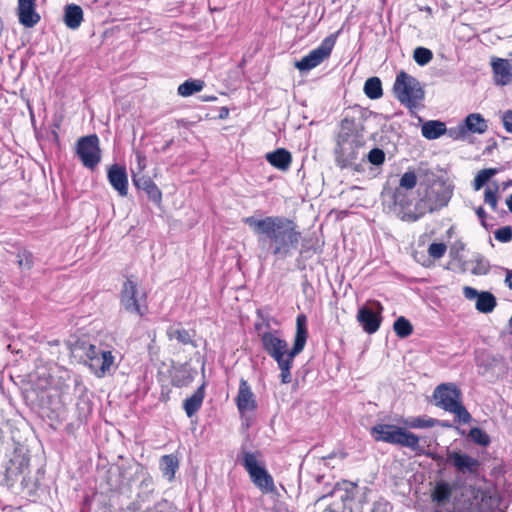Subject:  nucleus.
Returning <instances> with one entry per match:
<instances>
[{"label": "nucleus", "instance_id": "nucleus-62", "mask_svg": "<svg viewBox=\"0 0 512 512\" xmlns=\"http://www.w3.org/2000/svg\"><path fill=\"white\" fill-rule=\"evenodd\" d=\"M82 404L85 406V407H82L81 409H86L87 412H90L91 411V407H90V403L89 401H82Z\"/></svg>", "mask_w": 512, "mask_h": 512}, {"label": "nucleus", "instance_id": "nucleus-64", "mask_svg": "<svg viewBox=\"0 0 512 512\" xmlns=\"http://www.w3.org/2000/svg\"><path fill=\"white\" fill-rule=\"evenodd\" d=\"M18 4H36V0H18Z\"/></svg>", "mask_w": 512, "mask_h": 512}, {"label": "nucleus", "instance_id": "nucleus-23", "mask_svg": "<svg viewBox=\"0 0 512 512\" xmlns=\"http://www.w3.org/2000/svg\"><path fill=\"white\" fill-rule=\"evenodd\" d=\"M495 82L500 85H507L512 82V66L506 59L498 58L492 62Z\"/></svg>", "mask_w": 512, "mask_h": 512}, {"label": "nucleus", "instance_id": "nucleus-52", "mask_svg": "<svg viewBox=\"0 0 512 512\" xmlns=\"http://www.w3.org/2000/svg\"><path fill=\"white\" fill-rule=\"evenodd\" d=\"M502 122L505 130L512 133V110H508L503 114Z\"/></svg>", "mask_w": 512, "mask_h": 512}, {"label": "nucleus", "instance_id": "nucleus-15", "mask_svg": "<svg viewBox=\"0 0 512 512\" xmlns=\"http://www.w3.org/2000/svg\"><path fill=\"white\" fill-rule=\"evenodd\" d=\"M29 461L30 459L26 455L14 452L5 469V478L9 485L12 486L20 476L26 474Z\"/></svg>", "mask_w": 512, "mask_h": 512}, {"label": "nucleus", "instance_id": "nucleus-7", "mask_svg": "<svg viewBox=\"0 0 512 512\" xmlns=\"http://www.w3.org/2000/svg\"><path fill=\"white\" fill-rule=\"evenodd\" d=\"M307 338V317L304 314H299L296 318V333L292 348L290 350L286 348L281 351H275L268 355L276 361L278 367L293 363L294 358L303 351Z\"/></svg>", "mask_w": 512, "mask_h": 512}, {"label": "nucleus", "instance_id": "nucleus-60", "mask_svg": "<svg viewBox=\"0 0 512 512\" xmlns=\"http://www.w3.org/2000/svg\"><path fill=\"white\" fill-rule=\"evenodd\" d=\"M172 143H173V140H169V141H167V142L162 146V148H161V152H162V153H165V152H166V151L171 147Z\"/></svg>", "mask_w": 512, "mask_h": 512}, {"label": "nucleus", "instance_id": "nucleus-50", "mask_svg": "<svg viewBox=\"0 0 512 512\" xmlns=\"http://www.w3.org/2000/svg\"><path fill=\"white\" fill-rule=\"evenodd\" d=\"M21 486L24 491H27L28 493H34L37 490V482L32 481L30 478H28L25 475L21 476Z\"/></svg>", "mask_w": 512, "mask_h": 512}, {"label": "nucleus", "instance_id": "nucleus-18", "mask_svg": "<svg viewBox=\"0 0 512 512\" xmlns=\"http://www.w3.org/2000/svg\"><path fill=\"white\" fill-rule=\"evenodd\" d=\"M236 405L240 414H244L248 411H254L257 408L254 393L244 378H241L239 382Z\"/></svg>", "mask_w": 512, "mask_h": 512}, {"label": "nucleus", "instance_id": "nucleus-31", "mask_svg": "<svg viewBox=\"0 0 512 512\" xmlns=\"http://www.w3.org/2000/svg\"><path fill=\"white\" fill-rule=\"evenodd\" d=\"M167 337L169 340H176L182 345H192L196 347L191 332L182 327H169L167 329Z\"/></svg>", "mask_w": 512, "mask_h": 512}, {"label": "nucleus", "instance_id": "nucleus-16", "mask_svg": "<svg viewBox=\"0 0 512 512\" xmlns=\"http://www.w3.org/2000/svg\"><path fill=\"white\" fill-rule=\"evenodd\" d=\"M107 179L114 190L121 197L128 194V175L126 167L117 163L111 165L107 170Z\"/></svg>", "mask_w": 512, "mask_h": 512}, {"label": "nucleus", "instance_id": "nucleus-51", "mask_svg": "<svg viewBox=\"0 0 512 512\" xmlns=\"http://www.w3.org/2000/svg\"><path fill=\"white\" fill-rule=\"evenodd\" d=\"M390 504L386 500H378L373 504L371 512H389Z\"/></svg>", "mask_w": 512, "mask_h": 512}, {"label": "nucleus", "instance_id": "nucleus-47", "mask_svg": "<svg viewBox=\"0 0 512 512\" xmlns=\"http://www.w3.org/2000/svg\"><path fill=\"white\" fill-rule=\"evenodd\" d=\"M447 247L444 243H432L428 248V253L434 259H440L444 256Z\"/></svg>", "mask_w": 512, "mask_h": 512}, {"label": "nucleus", "instance_id": "nucleus-22", "mask_svg": "<svg viewBox=\"0 0 512 512\" xmlns=\"http://www.w3.org/2000/svg\"><path fill=\"white\" fill-rule=\"evenodd\" d=\"M17 15L19 23L26 28L36 26L41 19L36 4H18Z\"/></svg>", "mask_w": 512, "mask_h": 512}, {"label": "nucleus", "instance_id": "nucleus-53", "mask_svg": "<svg viewBox=\"0 0 512 512\" xmlns=\"http://www.w3.org/2000/svg\"><path fill=\"white\" fill-rule=\"evenodd\" d=\"M192 381V378L190 376H187V377H183V378H180L179 376H174L173 377V385L176 386V387H183V386H186L188 385L190 382Z\"/></svg>", "mask_w": 512, "mask_h": 512}, {"label": "nucleus", "instance_id": "nucleus-25", "mask_svg": "<svg viewBox=\"0 0 512 512\" xmlns=\"http://www.w3.org/2000/svg\"><path fill=\"white\" fill-rule=\"evenodd\" d=\"M466 133L483 134L488 129V123L479 113H471L463 121Z\"/></svg>", "mask_w": 512, "mask_h": 512}, {"label": "nucleus", "instance_id": "nucleus-63", "mask_svg": "<svg viewBox=\"0 0 512 512\" xmlns=\"http://www.w3.org/2000/svg\"><path fill=\"white\" fill-rule=\"evenodd\" d=\"M506 204L508 206L509 211L512 213V194L509 196V198L506 200Z\"/></svg>", "mask_w": 512, "mask_h": 512}, {"label": "nucleus", "instance_id": "nucleus-9", "mask_svg": "<svg viewBox=\"0 0 512 512\" xmlns=\"http://www.w3.org/2000/svg\"><path fill=\"white\" fill-rule=\"evenodd\" d=\"M241 464L248 472L253 484L263 493H272L275 491L273 477L268 473L265 467L260 466L254 453L243 451Z\"/></svg>", "mask_w": 512, "mask_h": 512}, {"label": "nucleus", "instance_id": "nucleus-57", "mask_svg": "<svg viewBox=\"0 0 512 512\" xmlns=\"http://www.w3.org/2000/svg\"><path fill=\"white\" fill-rule=\"evenodd\" d=\"M506 277H505V284L506 286L512 290V270L506 269Z\"/></svg>", "mask_w": 512, "mask_h": 512}, {"label": "nucleus", "instance_id": "nucleus-11", "mask_svg": "<svg viewBox=\"0 0 512 512\" xmlns=\"http://www.w3.org/2000/svg\"><path fill=\"white\" fill-rule=\"evenodd\" d=\"M120 304L126 312L136 314L140 317H143L148 311L146 295L142 294L139 296L138 285L130 278L122 285Z\"/></svg>", "mask_w": 512, "mask_h": 512}, {"label": "nucleus", "instance_id": "nucleus-21", "mask_svg": "<svg viewBox=\"0 0 512 512\" xmlns=\"http://www.w3.org/2000/svg\"><path fill=\"white\" fill-rule=\"evenodd\" d=\"M265 159L271 166L283 172L289 170L292 163V155L285 148H277L267 153Z\"/></svg>", "mask_w": 512, "mask_h": 512}, {"label": "nucleus", "instance_id": "nucleus-46", "mask_svg": "<svg viewBox=\"0 0 512 512\" xmlns=\"http://www.w3.org/2000/svg\"><path fill=\"white\" fill-rule=\"evenodd\" d=\"M175 508L171 502L166 499H162L156 503L153 507L148 508L146 512H174Z\"/></svg>", "mask_w": 512, "mask_h": 512}, {"label": "nucleus", "instance_id": "nucleus-59", "mask_svg": "<svg viewBox=\"0 0 512 512\" xmlns=\"http://www.w3.org/2000/svg\"><path fill=\"white\" fill-rule=\"evenodd\" d=\"M418 10L419 11H424V12L428 13L430 16L433 13V10H432V8L430 6H420V5H418Z\"/></svg>", "mask_w": 512, "mask_h": 512}, {"label": "nucleus", "instance_id": "nucleus-34", "mask_svg": "<svg viewBox=\"0 0 512 512\" xmlns=\"http://www.w3.org/2000/svg\"><path fill=\"white\" fill-rule=\"evenodd\" d=\"M364 93L372 100L382 97L383 89L381 80L378 77L368 78L364 83Z\"/></svg>", "mask_w": 512, "mask_h": 512}, {"label": "nucleus", "instance_id": "nucleus-6", "mask_svg": "<svg viewBox=\"0 0 512 512\" xmlns=\"http://www.w3.org/2000/svg\"><path fill=\"white\" fill-rule=\"evenodd\" d=\"M307 338V317L304 314H299L296 318V333L292 348L290 350L286 348L281 351H275L268 355L276 361L278 367L293 363L294 358L303 351Z\"/></svg>", "mask_w": 512, "mask_h": 512}, {"label": "nucleus", "instance_id": "nucleus-44", "mask_svg": "<svg viewBox=\"0 0 512 512\" xmlns=\"http://www.w3.org/2000/svg\"><path fill=\"white\" fill-rule=\"evenodd\" d=\"M490 270L489 261L484 257H478L475 261L473 268L471 269L474 275H486Z\"/></svg>", "mask_w": 512, "mask_h": 512}, {"label": "nucleus", "instance_id": "nucleus-43", "mask_svg": "<svg viewBox=\"0 0 512 512\" xmlns=\"http://www.w3.org/2000/svg\"><path fill=\"white\" fill-rule=\"evenodd\" d=\"M367 160L370 164L379 167L385 162V152L380 148H373L367 154Z\"/></svg>", "mask_w": 512, "mask_h": 512}, {"label": "nucleus", "instance_id": "nucleus-30", "mask_svg": "<svg viewBox=\"0 0 512 512\" xmlns=\"http://www.w3.org/2000/svg\"><path fill=\"white\" fill-rule=\"evenodd\" d=\"M419 441L420 438L416 434L401 428L397 445L409 448L416 453H420L423 449L420 446Z\"/></svg>", "mask_w": 512, "mask_h": 512}, {"label": "nucleus", "instance_id": "nucleus-8", "mask_svg": "<svg viewBox=\"0 0 512 512\" xmlns=\"http://www.w3.org/2000/svg\"><path fill=\"white\" fill-rule=\"evenodd\" d=\"M84 356L85 364L88 365L91 372L98 378L104 377L115 369V357L110 350L90 344L85 348Z\"/></svg>", "mask_w": 512, "mask_h": 512}, {"label": "nucleus", "instance_id": "nucleus-35", "mask_svg": "<svg viewBox=\"0 0 512 512\" xmlns=\"http://www.w3.org/2000/svg\"><path fill=\"white\" fill-rule=\"evenodd\" d=\"M439 423V420L429 417H411L405 420V425L412 429L432 428Z\"/></svg>", "mask_w": 512, "mask_h": 512}, {"label": "nucleus", "instance_id": "nucleus-24", "mask_svg": "<svg viewBox=\"0 0 512 512\" xmlns=\"http://www.w3.org/2000/svg\"><path fill=\"white\" fill-rule=\"evenodd\" d=\"M276 333L277 332L267 331L259 335L262 348L267 354L288 348L287 341L285 339L278 337Z\"/></svg>", "mask_w": 512, "mask_h": 512}, {"label": "nucleus", "instance_id": "nucleus-17", "mask_svg": "<svg viewBox=\"0 0 512 512\" xmlns=\"http://www.w3.org/2000/svg\"><path fill=\"white\" fill-rule=\"evenodd\" d=\"M446 463L451 464L460 473H474L477 471L479 461L465 453L449 451Z\"/></svg>", "mask_w": 512, "mask_h": 512}, {"label": "nucleus", "instance_id": "nucleus-29", "mask_svg": "<svg viewBox=\"0 0 512 512\" xmlns=\"http://www.w3.org/2000/svg\"><path fill=\"white\" fill-rule=\"evenodd\" d=\"M159 465L163 477H165L169 482L173 481L176 471L179 468V460L177 456L173 454L163 455L160 459Z\"/></svg>", "mask_w": 512, "mask_h": 512}, {"label": "nucleus", "instance_id": "nucleus-26", "mask_svg": "<svg viewBox=\"0 0 512 512\" xmlns=\"http://www.w3.org/2000/svg\"><path fill=\"white\" fill-rule=\"evenodd\" d=\"M205 396V385L202 384L197 390L183 402V408L188 417H192L202 406Z\"/></svg>", "mask_w": 512, "mask_h": 512}, {"label": "nucleus", "instance_id": "nucleus-54", "mask_svg": "<svg viewBox=\"0 0 512 512\" xmlns=\"http://www.w3.org/2000/svg\"><path fill=\"white\" fill-rule=\"evenodd\" d=\"M135 155L137 159L139 172H142L146 168V156L140 151H137Z\"/></svg>", "mask_w": 512, "mask_h": 512}, {"label": "nucleus", "instance_id": "nucleus-2", "mask_svg": "<svg viewBox=\"0 0 512 512\" xmlns=\"http://www.w3.org/2000/svg\"><path fill=\"white\" fill-rule=\"evenodd\" d=\"M242 222L256 236L259 258L271 255L277 260H285L298 249L302 239L296 222L284 216H248Z\"/></svg>", "mask_w": 512, "mask_h": 512}, {"label": "nucleus", "instance_id": "nucleus-32", "mask_svg": "<svg viewBox=\"0 0 512 512\" xmlns=\"http://www.w3.org/2000/svg\"><path fill=\"white\" fill-rule=\"evenodd\" d=\"M452 494L451 485L448 482H438L432 491V500L438 504L449 501Z\"/></svg>", "mask_w": 512, "mask_h": 512}, {"label": "nucleus", "instance_id": "nucleus-40", "mask_svg": "<svg viewBox=\"0 0 512 512\" xmlns=\"http://www.w3.org/2000/svg\"><path fill=\"white\" fill-rule=\"evenodd\" d=\"M499 187L495 183L493 187L487 186L484 192V202L488 204L493 211H497Z\"/></svg>", "mask_w": 512, "mask_h": 512}, {"label": "nucleus", "instance_id": "nucleus-33", "mask_svg": "<svg viewBox=\"0 0 512 512\" xmlns=\"http://www.w3.org/2000/svg\"><path fill=\"white\" fill-rule=\"evenodd\" d=\"M205 83L200 79H188L178 86L177 92L182 97H189L196 92H200Z\"/></svg>", "mask_w": 512, "mask_h": 512}, {"label": "nucleus", "instance_id": "nucleus-10", "mask_svg": "<svg viewBox=\"0 0 512 512\" xmlns=\"http://www.w3.org/2000/svg\"><path fill=\"white\" fill-rule=\"evenodd\" d=\"M76 155L85 168L93 171L102 159L99 137L96 134L80 137L76 142Z\"/></svg>", "mask_w": 512, "mask_h": 512}, {"label": "nucleus", "instance_id": "nucleus-19", "mask_svg": "<svg viewBox=\"0 0 512 512\" xmlns=\"http://www.w3.org/2000/svg\"><path fill=\"white\" fill-rule=\"evenodd\" d=\"M132 181L137 189L143 190L146 193L150 201H152L157 206L161 205L162 192L150 177L144 175L138 176L134 174Z\"/></svg>", "mask_w": 512, "mask_h": 512}, {"label": "nucleus", "instance_id": "nucleus-1", "mask_svg": "<svg viewBox=\"0 0 512 512\" xmlns=\"http://www.w3.org/2000/svg\"><path fill=\"white\" fill-rule=\"evenodd\" d=\"M414 170H407L398 186L385 194L388 208L399 219L416 222L427 213H434L446 207L453 195V188L443 180L420 183Z\"/></svg>", "mask_w": 512, "mask_h": 512}, {"label": "nucleus", "instance_id": "nucleus-49", "mask_svg": "<svg viewBox=\"0 0 512 512\" xmlns=\"http://www.w3.org/2000/svg\"><path fill=\"white\" fill-rule=\"evenodd\" d=\"M293 363H288L282 367H278L280 369V380L282 384H288L292 380L291 369Z\"/></svg>", "mask_w": 512, "mask_h": 512}, {"label": "nucleus", "instance_id": "nucleus-12", "mask_svg": "<svg viewBox=\"0 0 512 512\" xmlns=\"http://www.w3.org/2000/svg\"><path fill=\"white\" fill-rule=\"evenodd\" d=\"M383 310L382 304L377 300H369L359 307L356 319L366 333L374 334L379 330Z\"/></svg>", "mask_w": 512, "mask_h": 512}, {"label": "nucleus", "instance_id": "nucleus-45", "mask_svg": "<svg viewBox=\"0 0 512 512\" xmlns=\"http://www.w3.org/2000/svg\"><path fill=\"white\" fill-rule=\"evenodd\" d=\"M494 237L497 241L502 243L510 242L512 239V229L510 226H505L497 229L494 232Z\"/></svg>", "mask_w": 512, "mask_h": 512}, {"label": "nucleus", "instance_id": "nucleus-39", "mask_svg": "<svg viewBox=\"0 0 512 512\" xmlns=\"http://www.w3.org/2000/svg\"><path fill=\"white\" fill-rule=\"evenodd\" d=\"M432 58V51L425 47H417L413 52V59L419 66L427 65Z\"/></svg>", "mask_w": 512, "mask_h": 512}, {"label": "nucleus", "instance_id": "nucleus-27", "mask_svg": "<svg viewBox=\"0 0 512 512\" xmlns=\"http://www.w3.org/2000/svg\"><path fill=\"white\" fill-rule=\"evenodd\" d=\"M83 21V10L77 4H68L64 9V23L70 29H77Z\"/></svg>", "mask_w": 512, "mask_h": 512}, {"label": "nucleus", "instance_id": "nucleus-42", "mask_svg": "<svg viewBox=\"0 0 512 512\" xmlns=\"http://www.w3.org/2000/svg\"><path fill=\"white\" fill-rule=\"evenodd\" d=\"M469 436L472 439L473 442L481 445V446H488L490 444V437L489 435L483 431L481 428L473 427L470 429Z\"/></svg>", "mask_w": 512, "mask_h": 512}, {"label": "nucleus", "instance_id": "nucleus-13", "mask_svg": "<svg viewBox=\"0 0 512 512\" xmlns=\"http://www.w3.org/2000/svg\"><path fill=\"white\" fill-rule=\"evenodd\" d=\"M335 42L336 35L326 37L317 48L311 50L306 56L297 61L295 67L301 72L310 71L317 67L330 56Z\"/></svg>", "mask_w": 512, "mask_h": 512}, {"label": "nucleus", "instance_id": "nucleus-38", "mask_svg": "<svg viewBox=\"0 0 512 512\" xmlns=\"http://www.w3.org/2000/svg\"><path fill=\"white\" fill-rule=\"evenodd\" d=\"M497 173L498 169L496 168H487L479 171L476 177L474 178V189L476 191L480 190Z\"/></svg>", "mask_w": 512, "mask_h": 512}, {"label": "nucleus", "instance_id": "nucleus-28", "mask_svg": "<svg viewBox=\"0 0 512 512\" xmlns=\"http://www.w3.org/2000/svg\"><path fill=\"white\" fill-rule=\"evenodd\" d=\"M447 131L446 125L444 122L439 120H429L422 124L421 133L424 138L428 140H434L442 135H444Z\"/></svg>", "mask_w": 512, "mask_h": 512}, {"label": "nucleus", "instance_id": "nucleus-56", "mask_svg": "<svg viewBox=\"0 0 512 512\" xmlns=\"http://www.w3.org/2000/svg\"><path fill=\"white\" fill-rule=\"evenodd\" d=\"M271 512H290L287 508V506L284 503H276L272 509Z\"/></svg>", "mask_w": 512, "mask_h": 512}, {"label": "nucleus", "instance_id": "nucleus-14", "mask_svg": "<svg viewBox=\"0 0 512 512\" xmlns=\"http://www.w3.org/2000/svg\"><path fill=\"white\" fill-rule=\"evenodd\" d=\"M463 295L468 300H476V309L484 314L491 313L497 305L496 297L489 291L479 292L477 289L465 286Z\"/></svg>", "mask_w": 512, "mask_h": 512}, {"label": "nucleus", "instance_id": "nucleus-48", "mask_svg": "<svg viewBox=\"0 0 512 512\" xmlns=\"http://www.w3.org/2000/svg\"><path fill=\"white\" fill-rule=\"evenodd\" d=\"M446 133L450 138L454 140H464L467 136L463 123L458 125L457 127L447 129Z\"/></svg>", "mask_w": 512, "mask_h": 512}, {"label": "nucleus", "instance_id": "nucleus-5", "mask_svg": "<svg viewBox=\"0 0 512 512\" xmlns=\"http://www.w3.org/2000/svg\"><path fill=\"white\" fill-rule=\"evenodd\" d=\"M393 92L397 100L408 108H416L424 99L425 92L421 83L405 71H400L393 85Z\"/></svg>", "mask_w": 512, "mask_h": 512}, {"label": "nucleus", "instance_id": "nucleus-20", "mask_svg": "<svg viewBox=\"0 0 512 512\" xmlns=\"http://www.w3.org/2000/svg\"><path fill=\"white\" fill-rule=\"evenodd\" d=\"M401 427L392 424H376L371 430V436L375 441L397 445Z\"/></svg>", "mask_w": 512, "mask_h": 512}, {"label": "nucleus", "instance_id": "nucleus-3", "mask_svg": "<svg viewBox=\"0 0 512 512\" xmlns=\"http://www.w3.org/2000/svg\"><path fill=\"white\" fill-rule=\"evenodd\" d=\"M364 126L359 120L344 118L341 121L335 148L336 163L341 168L351 166L358 158L359 149L365 144Z\"/></svg>", "mask_w": 512, "mask_h": 512}, {"label": "nucleus", "instance_id": "nucleus-55", "mask_svg": "<svg viewBox=\"0 0 512 512\" xmlns=\"http://www.w3.org/2000/svg\"><path fill=\"white\" fill-rule=\"evenodd\" d=\"M479 220L481 221V224L483 227H486V223H485V219H486V212L485 210L483 209V207H478L476 210H475Z\"/></svg>", "mask_w": 512, "mask_h": 512}, {"label": "nucleus", "instance_id": "nucleus-58", "mask_svg": "<svg viewBox=\"0 0 512 512\" xmlns=\"http://www.w3.org/2000/svg\"><path fill=\"white\" fill-rule=\"evenodd\" d=\"M200 100L202 102H213L217 100V97L214 95H201Z\"/></svg>", "mask_w": 512, "mask_h": 512}, {"label": "nucleus", "instance_id": "nucleus-36", "mask_svg": "<svg viewBox=\"0 0 512 512\" xmlns=\"http://www.w3.org/2000/svg\"><path fill=\"white\" fill-rule=\"evenodd\" d=\"M331 494L338 496L339 500L328 505L322 512H344L345 501L349 499V493L334 489Z\"/></svg>", "mask_w": 512, "mask_h": 512}, {"label": "nucleus", "instance_id": "nucleus-4", "mask_svg": "<svg viewBox=\"0 0 512 512\" xmlns=\"http://www.w3.org/2000/svg\"><path fill=\"white\" fill-rule=\"evenodd\" d=\"M433 398L437 407L453 413L459 423L468 424L471 422V414L462 404V393L455 383L439 384L434 389Z\"/></svg>", "mask_w": 512, "mask_h": 512}, {"label": "nucleus", "instance_id": "nucleus-37", "mask_svg": "<svg viewBox=\"0 0 512 512\" xmlns=\"http://www.w3.org/2000/svg\"><path fill=\"white\" fill-rule=\"evenodd\" d=\"M396 335L400 338H406L413 332V326L408 319L403 316L398 317L393 324Z\"/></svg>", "mask_w": 512, "mask_h": 512}, {"label": "nucleus", "instance_id": "nucleus-41", "mask_svg": "<svg viewBox=\"0 0 512 512\" xmlns=\"http://www.w3.org/2000/svg\"><path fill=\"white\" fill-rule=\"evenodd\" d=\"M153 486V478L150 475H146L140 482V489L142 492L138 493L137 498L141 499V501L147 500L149 495L154 491Z\"/></svg>", "mask_w": 512, "mask_h": 512}, {"label": "nucleus", "instance_id": "nucleus-61", "mask_svg": "<svg viewBox=\"0 0 512 512\" xmlns=\"http://www.w3.org/2000/svg\"><path fill=\"white\" fill-rule=\"evenodd\" d=\"M228 114H229V110L226 107H223L221 109L219 117L223 119V118L227 117Z\"/></svg>", "mask_w": 512, "mask_h": 512}]
</instances>
